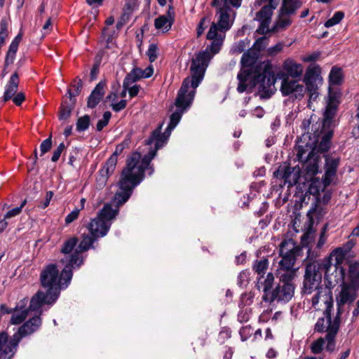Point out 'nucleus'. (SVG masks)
I'll list each match as a JSON object with an SVG mask.
<instances>
[{
    "label": "nucleus",
    "mask_w": 359,
    "mask_h": 359,
    "mask_svg": "<svg viewBox=\"0 0 359 359\" xmlns=\"http://www.w3.org/2000/svg\"><path fill=\"white\" fill-rule=\"evenodd\" d=\"M295 276L296 271H283L276 278L272 273H269L263 281L259 280L257 287L258 289L262 287V300L269 303L275 301L284 304L289 302L294 294Z\"/></svg>",
    "instance_id": "1"
},
{
    "label": "nucleus",
    "mask_w": 359,
    "mask_h": 359,
    "mask_svg": "<svg viewBox=\"0 0 359 359\" xmlns=\"http://www.w3.org/2000/svg\"><path fill=\"white\" fill-rule=\"evenodd\" d=\"M193 62L190 68L191 77L184 79L182 86L177 93L175 104L177 109L170 116V128H175L180 121L182 114L189 108L195 95V89L199 86L205 76L204 67H201Z\"/></svg>",
    "instance_id": "2"
},
{
    "label": "nucleus",
    "mask_w": 359,
    "mask_h": 359,
    "mask_svg": "<svg viewBox=\"0 0 359 359\" xmlns=\"http://www.w3.org/2000/svg\"><path fill=\"white\" fill-rule=\"evenodd\" d=\"M330 258H324L310 262L306 264L302 293L311 294L316 290H325L320 286L322 273L324 272V269H327V267H329L330 264Z\"/></svg>",
    "instance_id": "3"
},
{
    "label": "nucleus",
    "mask_w": 359,
    "mask_h": 359,
    "mask_svg": "<svg viewBox=\"0 0 359 359\" xmlns=\"http://www.w3.org/2000/svg\"><path fill=\"white\" fill-rule=\"evenodd\" d=\"M156 146L154 149H151L147 154L144 155L141 159V154L139 152H134L127 158L126 167L123 170H129L131 177L140 180V182L144 178V172L149 170V175L154 172V168L151 165V160L156 155Z\"/></svg>",
    "instance_id": "4"
},
{
    "label": "nucleus",
    "mask_w": 359,
    "mask_h": 359,
    "mask_svg": "<svg viewBox=\"0 0 359 359\" xmlns=\"http://www.w3.org/2000/svg\"><path fill=\"white\" fill-rule=\"evenodd\" d=\"M306 160L303 161L302 177L304 180V184H308L306 194L316 196L322 190V187L318 184H314L316 179H320L316 177V175L320 173L319 168V162L320 161L319 156L313 155V151H310L306 157Z\"/></svg>",
    "instance_id": "5"
},
{
    "label": "nucleus",
    "mask_w": 359,
    "mask_h": 359,
    "mask_svg": "<svg viewBox=\"0 0 359 359\" xmlns=\"http://www.w3.org/2000/svg\"><path fill=\"white\" fill-rule=\"evenodd\" d=\"M140 183V180L133 178L129 170H123L118 182V189L114 195V201L117 206L124 204L130 197L133 189Z\"/></svg>",
    "instance_id": "6"
},
{
    "label": "nucleus",
    "mask_w": 359,
    "mask_h": 359,
    "mask_svg": "<svg viewBox=\"0 0 359 359\" xmlns=\"http://www.w3.org/2000/svg\"><path fill=\"white\" fill-rule=\"evenodd\" d=\"M59 271L57 265L54 264H48L41 273L40 280L43 287H44L49 294L55 295L59 297L61 287L58 283Z\"/></svg>",
    "instance_id": "7"
},
{
    "label": "nucleus",
    "mask_w": 359,
    "mask_h": 359,
    "mask_svg": "<svg viewBox=\"0 0 359 359\" xmlns=\"http://www.w3.org/2000/svg\"><path fill=\"white\" fill-rule=\"evenodd\" d=\"M270 61L266 60L257 65L255 69V75L253 76V86L259 85V88L264 90L276 83L275 73L271 69Z\"/></svg>",
    "instance_id": "8"
},
{
    "label": "nucleus",
    "mask_w": 359,
    "mask_h": 359,
    "mask_svg": "<svg viewBox=\"0 0 359 359\" xmlns=\"http://www.w3.org/2000/svg\"><path fill=\"white\" fill-rule=\"evenodd\" d=\"M60 262L65 265L60 273V277L58 276L57 281L61 289H65L69 285L72 280L73 276L72 270L79 269L83 265V260L79 259L76 253H72L65 257V258L61 259Z\"/></svg>",
    "instance_id": "9"
},
{
    "label": "nucleus",
    "mask_w": 359,
    "mask_h": 359,
    "mask_svg": "<svg viewBox=\"0 0 359 359\" xmlns=\"http://www.w3.org/2000/svg\"><path fill=\"white\" fill-rule=\"evenodd\" d=\"M211 6L217 8L216 15L218 16L217 26L221 32L229 30L233 25L230 22L229 12L231 11L228 0H212Z\"/></svg>",
    "instance_id": "10"
},
{
    "label": "nucleus",
    "mask_w": 359,
    "mask_h": 359,
    "mask_svg": "<svg viewBox=\"0 0 359 359\" xmlns=\"http://www.w3.org/2000/svg\"><path fill=\"white\" fill-rule=\"evenodd\" d=\"M299 250L294 243L283 241L280 245V255L282 259L279 262L280 268L284 271H295L292 268L296 262V257Z\"/></svg>",
    "instance_id": "11"
},
{
    "label": "nucleus",
    "mask_w": 359,
    "mask_h": 359,
    "mask_svg": "<svg viewBox=\"0 0 359 359\" xmlns=\"http://www.w3.org/2000/svg\"><path fill=\"white\" fill-rule=\"evenodd\" d=\"M323 156L325 158V173L321 179H316V180L314 182V184H318L322 187V190H324L333 183L337 177V172L339 165V158H332L325 154Z\"/></svg>",
    "instance_id": "12"
},
{
    "label": "nucleus",
    "mask_w": 359,
    "mask_h": 359,
    "mask_svg": "<svg viewBox=\"0 0 359 359\" xmlns=\"http://www.w3.org/2000/svg\"><path fill=\"white\" fill-rule=\"evenodd\" d=\"M273 177L277 180H283V185L287 184V187L290 188L298 183L301 177V168L298 165L291 167L280 165L273 172Z\"/></svg>",
    "instance_id": "13"
},
{
    "label": "nucleus",
    "mask_w": 359,
    "mask_h": 359,
    "mask_svg": "<svg viewBox=\"0 0 359 359\" xmlns=\"http://www.w3.org/2000/svg\"><path fill=\"white\" fill-rule=\"evenodd\" d=\"M224 38H219L216 40H212L211 44L206 48L205 50L200 51L196 55V57L193 58L191 63V67L194 61H196V65L201 67H204L205 72L209 65L210 60L212 58V55L217 54L219 52L223 43Z\"/></svg>",
    "instance_id": "14"
},
{
    "label": "nucleus",
    "mask_w": 359,
    "mask_h": 359,
    "mask_svg": "<svg viewBox=\"0 0 359 359\" xmlns=\"http://www.w3.org/2000/svg\"><path fill=\"white\" fill-rule=\"evenodd\" d=\"M313 196L315 197V203L312 204L306 215L309 222V228L306 233L302 236V241H304V238H309L313 236L314 231L312 229V226L314 224V217L319 221L323 218L327 212V208L324 206L325 205L320 203V193Z\"/></svg>",
    "instance_id": "15"
},
{
    "label": "nucleus",
    "mask_w": 359,
    "mask_h": 359,
    "mask_svg": "<svg viewBox=\"0 0 359 359\" xmlns=\"http://www.w3.org/2000/svg\"><path fill=\"white\" fill-rule=\"evenodd\" d=\"M356 290L353 289L348 284H344L341 287V292L336 297L337 309L334 320H337L339 323H341V316L344 313L343 307L344 304H351L355 300L357 297Z\"/></svg>",
    "instance_id": "16"
},
{
    "label": "nucleus",
    "mask_w": 359,
    "mask_h": 359,
    "mask_svg": "<svg viewBox=\"0 0 359 359\" xmlns=\"http://www.w3.org/2000/svg\"><path fill=\"white\" fill-rule=\"evenodd\" d=\"M346 275V270L344 268L334 269L332 262L330 261V264L327 269H324V278L326 287L325 291L331 290L337 284H340L343 287L344 284H347L344 281Z\"/></svg>",
    "instance_id": "17"
},
{
    "label": "nucleus",
    "mask_w": 359,
    "mask_h": 359,
    "mask_svg": "<svg viewBox=\"0 0 359 359\" xmlns=\"http://www.w3.org/2000/svg\"><path fill=\"white\" fill-rule=\"evenodd\" d=\"M280 91L283 96H290L292 100H301L305 93V88L296 80H290L288 76L283 78Z\"/></svg>",
    "instance_id": "18"
},
{
    "label": "nucleus",
    "mask_w": 359,
    "mask_h": 359,
    "mask_svg": "<svg viewBox=\"0 0 359 359\" xmlns=\"http://www.w3.org/2000/svg\"><path fill=\"white\" fill-rule=\"evenodd\" d=\"M56 296L49 294L47 292L39 290L31 299L29 306L27 309L28 311H39L44 304L53 305L57 299Z\"/></svg>",
    "instance_id": "19"
},
{
    "label": "nucleus",
    "mask_w": 359,
    "mask_h": 359,
    "mask_svg": "<svg viewBox=\"0 0 359 359\" xmlns=\"http://www.w3.org/2000/svg\"><path fill=\"white\" fill-rule=\"evenodd\" d=\"M163 123L160 124L151 134L150 137L145 140V144L151 145L155 142L156 149L161 148L168 141L172 130L174 128H170L168 124L163 133H161Z\"/></svg>",
    "instance_id": "20"
},
{
    "label": "nucleus",
    "mask_w": 359,
    "mask_h": 359,
    "mask_svg": "<svg viewBox=\"0 0 359 359\" xmlns=\"http://www.w3.org/2000/svg\"><path fill=\"white\" fill-rule=\"evenodd\" d=\"M111 225V222H105L104 220L96 217L91 219L90 222L88 224L87 228L90 234L99 239L107 234Z\"/></svg>",
    "instance_id": "21"
},
{
    "label": "nucleus",
    "mask_w": 359,
    "mask_h": 359,
    "mask_svg": "<svg viewBox=\"0 0 359 359\" xmlns=\"http://www.w3.org/2000/svg\"><path fill=\"white\" fill-rule=\"evenodd\" d=\"M175 8L172 6H169L165 15H162L154 20L156 29H164L165 32L169 31L175 21Z\"/></svg>",
    "instance_id": "22"
},
{
    "label": "nucleus",
    "mask_w": 359,
    "mask_h": 359,
    "mask_svg": "<svg viewBox=\"0 0 359 359\" xmlns=\"http://www.w3.org/2000/svg\"><path fill=\"white\" fill-rule=\"evenodd\" d=\"M106 82L100 81L94 89L91 91L90 95L87 99V107L90 109H94L103 98L105 91L104 88Z\"/></svg>",
    "instance_id": "23"
},
{
    "label": "nucleus",
    "mask_w": 359,
    "mask_h": 359,
    "mask_svg": "<svg viewBox=\"0 0 359 359\" xmlns=\"http://www.w3.org/2000/svg\"><path fill=\"white\" fill-rule=\"evenodd\" d=\"M320 133L322 134L321 140L318 144H316L311 149L313 151V155L318 156V153H325L330 148V140L333 136V130H323L321 128Z\"/></svg>",
    "instance_id": "24"
},
{
    "label": "nucleus",
    "mask_w": 359,
    "mask_h": 359,
    "mask_svg": "<svg viewBox=\"0 0 359 359\" xmlns=\"http://www.w3.org/2000/svg\"><path fill=\"white\" fill-rule=\"evenodd\" d=\"M259 57V53L256 50L250 48L245 52L241 59V64L243 68H249L255 71L256 67L262 62L258 63L257 60ZM255 74V72H254Z\"/></svg>",
    "instance_id": "25"
},
{
    "label": "nucleus",
    "mask_w": 359,
    "mask_h": 359,
    "mask_svg": "<svg viewBox=\"0 0 359 359\" xmlns=\"http://www.w3.org/2000/svg\"><path fill=\"white\" fill-rule=\"evenodd\" d=\"M338 107L327 104L323 114V119L321 123L323 130H333L336 126L334 117L337 111Z\"/></svg>",
    "instance_id": "26"
},
{
    "label": "nucleus",
    "mask_w": 359,
    "mask_h": 359,
    "mask_svg": "<svg viewBox=\"0 0 359 359\" xmlns=\"http://www.w3.org/2000/svg\"><path fill=\"white\" fill-rule=\"evenodd\" d=\"M19 82V76L18 72H15L11 75L5 86V91L3 96V101L4 102L10 100L16 94Z\"/></svg>",
    "instance_id": "27"
},
{
    "label": "nucleus",
    "mask_w": 359,
    "mask_h": 359,
    "mask_svg": "<svg viewBox=\"0 0 359 359\" xmlns=\"http://www.w3.org/2000/svg\"><path fill=\"white\" fill-rule=\"evenodd\" d=\"M340 323L337 320L330 326H327L328 333L325 337V341H327L325 349L329 352H333L335 348V337L339 332Z\"/></svg>",
    "instance_id": "28"
},
{
    "label": "nucleus",
    "mask_w": 359,
    "mask_h": 359,
    "mask_svg": "<svg viewBox=\"0 0 359 359\" xmlns=\"http://www.w3.org/2000/svg\"><path fill=\"white\" fill-rule=\"evenodd\" d=\"M97 238L94 237L91 234H83L82 240L79 244L77 248L76 249L74 253H76L78 255V257L84 261V259L81 255V253L88 251L90 248L94 249L95 247L93 245V243L97 241Z\"/></svg>",
    "instance_id": "29"
},
{
    "label": "nucleus",
    "mask_w": 359,
    "mask_h": 359,
    "mask_svg": "<svg viewBox=\"0 0 359 359\" xmlns=\"http://www.w3.org/2000/svg\"><path fill=\"white\" fill-rule=\"evenodd\" d=\"M283 69L287 76L293 79L300 78L303 73V67L301 64L295 62L291 59H287L283 64Z\"/></svg>",
    "instance_id": "30"
},
{
    "label": "nucleus",
    "mask_w": 359,
    "mask_h": 359,
    "mask_svg": "<svg viewBox=\"0 0 359 359\" xmlns=\"http://www.w3.org/2000/svg\"><path fill=\"white\" fill-rule=\"evenodd\" d=\"M41 325V318L37 315L25 322L20 327L23 334L27 337L36 332Z\"/></svg>",
    "instance_id": "31"
},
{
    "label": "nucleus",
    "mask_w": 359,
    "mask_h": 359,
    "mask_svg": "<svg viewBox=\"0 0 359 359\" xmlns=\"http://www.w3.org/2000/svg\"><path fill=\"white\" fill-rule=\"evenodd\" d=\"M318 74L314 68H309L306 69L304 76V83L306 85L305 90L313 91L318 90L316 84Z\"/></svg>",
    "instance_id": "32"
},
{
    "label": "nucleus",
    "mask_w": 359,
    "mask_h": 359,
    "mask_svg": "<svg viewBox=\"0 0 359 359\" xmlns=\"http://www.w3.org/2000/svg\"><path fill=\"white\" fill-rule=\"evenodd\" d=\"M325 296H326V299L325 300V309L323 311V315L327 320V326H330L334 323V319H332V312L334 308L332 290L325 291Z\"/></svg>",
    "instance_id": "33"
},
{
    "label": "nucleus",
    "mask_w": 359,
    "mask_h": 359,
    "mask_svg": "<svg viewBox=\"0 0 359 359\" xmlns=\"http://www.w3.org/2000/svg\"><path fill=\"white\" fill-rule=\"evenodd\" d=\"M348 278L350 283L348 284L354 290L359 289V262L355 261L349 264Z\"/></svg>",
    "instance_id": "34"
},
{
    "label": "nucleus",
    "mask_w": 359,
    "mask_h": 359,
    "mask_svg": "<svg viewBox=\"0 0 359 359\" xmlns=\"http://www.w3.org/2000/svg\"><path fill=\"white\" fill-rule=\"evenodd\" d=\"M25 337H26L25 334H23L20 327H19L18 331L9 339L7 344V350L8 351V353H10L11 359L14 357L17 352L19 343L22 338Z\"/></svg>",
    "instance_id": "35"
},
{
    "label": "nucleus",
    "mask_w": 359,
    "mask_h": 359,
    "mask_svg": "<svg viewBox=\"0 0 359 359\" xmlns=\"http://www.w3.org/2000/svg\"><path fill=\"white\" fill-rule=\"evenodd\" d=\"M28 309L24 306L19 308L18 306L15 307V310L12 313L11 323L13 325H19L22 323L28 315Z\"/></svg>",
    "instance_id": "36"
},
{
    "label": "nucleus",
    "mask_w": 359,
    "mask_h": 359,
    "mask_svg": "<svg viewBox=\"0 0 359 359\" xmlns=\"http://www.w3.org/2000/svg\"><path fill=\"white\" fill-rule=\"evenodd\" d=\"M347 257L348 256L344 252H343L341 248L338 247L335 248L334 250H332L330 255L327 258H330V260L332 262L334 258L335 262L334 264L332 263V266L334 267V269H339L343 268L341 266V264Z\"/></svg>",
    "instance_id": "37"
},
{
    "label": "nucleus",
    "mask_w": 359,
    "mask_h": 359,
    "mask_svg": "<svg viewBox=\"0 0 359 359\" xmlns=\"http://www.w3.org/2000/svg\"><path fill=\"white\" fill-rule=\"evenodd\" d=\"M70 86L71 88L67 89V94L69 100L76 101L75 97L80 94L83 88V81L79 76H76L71 83Z\"/></svg>",
    "instance_id": "38"
},
{
    "label": "nucleus",
    "mask_w": 359,
    "mask_h": 359,
    "mask_svg": "<svg viewBox=\"0 0 359 359\" xmlns=\"http://www.w3.org/2000/svg\"><path fill=\"white\" fill-rule=\"evenodd\" d=\"M76 104V100H69V103L62 102L60 105L58 118L59 120H66L69 118L72 114Z\"/></svg>",
    "instance_id": "39"
},
{
    "label": "nucleus",
    "mask_w": 359,
    "mask_h": 359,
    "mask_svg": "<svg viewBox=\"0 0 359 359\" xmlns=\"http://www.w3.org/2000/svg\"><path fill=\"white\" fill-rule=\"evenodd\" d=\"M118 211L114 210L109 205H104L98 212L97 217L105 222H111V220L115 218Z\"/></svg>",
    "instance_id": "40"
},
{
    "label": "nucleus",
    "mask_w": 359,
    "mask_h": 359,
    "mask_svg": "<svg viewBox=\"0 0 359 359\" xmlns=\"http://www.w3.org/2000/svg\"><path fill=\"white\" fill-rule=\"evenodd\" d=\"M344 79L342 69L341 67L334 66L332 67L329 74L330 85H340Z\"/></svg>",
    "instance_id": "41"
},
{
    "label": "nucleus",
    "mask_w": 359,
    "mask_h": 359,
    "mask_svg": "<svg viewBox=\"0 0 359 359\" xmlns=\"http://www.w3.org/2000/svg\"><path fill=\"white\" fill-rule=\"evenodd\" d=\"M269 266V261L266 258H264L261 260H256L255 264L253 265L254 271L259 275L260 277L257 279V281L260 280L263 281L266 277L264 276L266 270Z\"/></svg>",
    "instance_id": "42"
},
{
    "label": "nucleus",
    "mask_w": 359,
    "mask_h": 359,
    "mask_svg": "<svg viewBox=\"0 0 359 359\" xmlns=\"http://www.w3.org/2000/svg\"><path fill=\"white\" fill-rule=\"evenodd\" d=\"M8 341L7 332H0V359H11L10 353L7 350Z\"/></svg>",
    "instance_id": "43"
},
{
    "label": "nucleus",
    "mask_w": 359,
    "mask_h": 359,
    "mask_svg": "<svg viewBox=\"0 0 359 359\" xmlns=\"http://www.w3.org/2000/svg\"><path fill=\"white\" fill-rule=\"evenodd\" d=\"M140 72V68L134 67L129 73H128L123 80L125 86H130L132 83L141 79Z\"/></svg>",
    "instance_id": "44"
},
{
    "label": "nucleus",
    "mask_w": 359,
    "mask_h": 359,
    "mask_svg": "<svg viewBox=\"0 0 359 359\" xmlns=\"http://www.w3.org/2000/svg\"><path fill=\"white\" fill-rule=\"evenodd\" d=\"M129 144L130 140L126 139L120 144L116 145L115 151L110 156L108 160L116 165L118 156L120 155L123 152V151L129 146Z\"/></svg>",
    "instance_id": "45"
},
{
    "label": "nucleus",
    "mask_w": 359,
    "mask_h": 359,
    "mask_svg": "<svg viewBox=\"0 0 359 359\" xmlns=\"http://www.w3.org/2000/svg\"><path fill=\"white\" fill-rule=\"evenodd\" d=\"M312 148L313 147H311V145L309 142L305 143L304 145L299 144L297 147V158L298 161L303 162L306 160V157L308 154L311 151Z\"/></svg>",
    "instance_id": "46"
},
{
    "label": "nucleus",
    "mask_w": 359,
    "mask_h": 359,
    "mask_svg": "<svg viewBox=\"0 0 359 359\" xmlns=\"http://www.w3.org/2000/svg\"><path fill=\"white\" fill-rule=\"evenodd\" d=\"M79 240L76 237H72L66 240L61 248L60 252L65 255L70 254L76 247Z\"/></svg>",
    "instance_id": "47"
},
{
    "label": "nucleus",
    "mask_w": 359,
    "mask_h": 359,
    "mask_svg": "<svg viewBox=\"0 0 359 359\" xmlns=\"http://www.w3.org/2000/svg\"><path fill=\"white\" fill-rule=\"evenodd\" d=\"M273 11L270 6H264L256 14V20L271 21Z\"/></svg>",
    "instance_id": "48"
},
{
    "label": "nucleus",
    "mask_w": 359,
    "mask_h": 359,
    "mask_svg": "<svg viewBox=\"0 0 359 359\" xmlns=\"http://www.w3.org/2000/svg\"><path fill=\"white\" fill-rule=\"evenodd\" d=\"M90 123V117L89 115H84L81 117H79L76 123V128L78 132H83L86 130L89 126Z\"/></svg>",
    "instance_id": "49"
},
{
    "label": "nucleus",
    "mask_w": 359,
    "mask_h": 359,
    "mask_svg": "<svg viewBox=\"0 0 359 359\" xmlns=\"http://www.w3.org/2000/svg\"><path fill=\"white\" fill-rule=\"evenodd\" d=\"M116 165L111 162L107 159L104 165L99 171V175L105 176L109 177V175H112L115 170Z\"/></svg>",
    "instance_id": "50"
},
{
    "label": "nucleus",
    "mask_w": 359,
    "mask_h": 359,
    "mask_svg": "<svg viewBox=\"0 0 359 359\" xmlns=\"http://www.w3.org/2000/svg\"><path fill=\"white\" fill-rule=\"evenodd\" d=\"M344 18V13L342 11H337L334 13L333 16L327 20L324 25L325 27H332L338 23H339L341 20Z\"/></svg>",
    "instance_id": "51"
},
{
    "label": "nucleus",
    "mask_w": 359,
    "mask_h": 359,
    "mask_svg": "<svg viewBox=\"0 0 359 359\" xmlns=\"http://www.w3.org/2000/svg\"><path fill=\"white\" fill-rule=\"evenodd\" d=\"M341 96L340 92L338 91H333L331 88H329V92H328V101L327 104L330 105H336L339 106V98Z\"/></svg>",
    "instance_id": "52"
},
{
    "label": "nucleus",
    "mask_w": 359,
    "mask_h": 359,
    "mask_svg": "<svg viewBox=\"0 0 359 359\" xmlns=\"http://www.w3.org/2000/svg\"><path fill=\"white\" fill-rule=\"evenodd\" d=\"M27 203V200L25 199L20 204V206L18 207H16V208H14L10 210H8L5 215H4V219H9L12 217H16L18 215H19L21 212H22V208H24V206L26 205Z\"/></svg>",
    "instance_id": "53"
},
{
    "label": "nucleus",
    "mask_w": 359,
    "mask_h": 359,
    "mask_svg": "<svg viewBox=\"0 0 359 359\" xmlns=\"http://www.w3.org/2000/svg\"><path fill=\"white\" fill-rule=\"evenodd\" d=\"M219 30V27L217 26L215 22H212L206 36L207 39L208 40H216L219 38H223L221 34H219L217 32Z\"/></svg>",
    "instance_id": "54"
},
{
    "label": "nucleus",
    "mask_w": 359,
    "mask_h": 359,
    "mask_svg": "<svg viewBox=\"0 0 359 359\" xmlns=\"http://www.w3.org/2000/svg\"><path fill=\"white\" fill-rule=\"evenodd\" d=\"M292 24V20L290 18H279L276 21L275 26L272 28L273 32H276L277 29H285Z\"/></svg>",
    "instance_id": "55"
},
{
    "label": "nucleus",
    "mask_w": 359,
    "mask_h": 359,
    "mask_svg": "<svg viewBox=\"0 0 359 359\" xmlns=\"http://www.w3.org/2000/svg\"><path fill=\"white\" fill-rule=\"evenodd\" d=\"M325 344V338L320 337L315 341H313L311 344V352L314 354H319L322 352L323 349V346Z\"/></svg>",
    "instance_id": "56"
},
{
    "label": "nucleus",
    "mask_w": 359,
    "mask_h": 359,
    "mask_svg": "<svg viewBox=\"0 0 359 359\" xmlns=\"http://www.w3.org/2000/svg\"><path fill=\"white\" fill-rule=\"evenodd\" d=\"M111 117V113L109 111L104 112L102 118L99 120L96 125L97 130L101 131L105 126H107L109 123Z\"/></svg>",
    "instance_id": "57"
},
{
    "label": "nucleus",
    "mask_w": 359,
    "mask_h": 359,
    "mask_svg": "<svg viewBox=\"0 0 359 359\" xmlns=\"http://www.w3.org/2000/svg\"><path fill=\"white\" fill-rule=\"evenodd\" d=\"M297 9L298 6H292V3L284 4V1H283V5L280 8V11L281 15H290L294 14Z\"/></svg>",
    "instance_id": "58"
},
{
    "label": "nucleus",
    "mask_w": 359,
    "mask_h": 359,
    "mask_svg": "<svg viewBox=\"0 0 359 359\" xmlns=\"http://www.w3.org/2000/svg\"><path fill=\"white\" fill-rule=\"evenodd\" d=\"M22 38V32L20 31L18 35L13 39L12 42L11 43L8 51L14 53L16 54L19 44Z\"/></svg>",
    "instance_id": "59"
},
{
    "label": "nucleus",
    "mask_w": 359,
    "mask_h": 359,
    "mask_svg": "<svg viewBox=\"0 0 359 359\" xmlns=\"http://www.w3.org/2000/svg\"><path fill=\"white\" fill-rule=\"evenodd\" d=\"M325 316L319 318L314 326V330L318 333L327 332L328 333L327 325L325 324Z\"/></svg>",
    "instance_id": "60"
},
{
    "label": "nucleus",
    "mask_w": 359,
    "mask_h": 359,
    "mask_svg": "<svg viewBox=\"0 0 359 359\" xmlns=\"http://www.w3.org/2000/svg\"><path fill=\"white\" fill-rule=\"evenodd\" d=\"M157 50H158V46L155 43H151L149 46V48L147 51V55L149 57V60L151 62H154L156 58H157Z\"/></svg>",
    "instance_id": "61"
},
{
    "label": "nucleus",
    "mask_w": 359,
    "mask_h": 359,
    "mask_svg": "<svg viewBox=\"0 0 359 359\" xmlns=\"http://www.w3.org/2000/svg\"><path fill=\"white\" fill-rule=\"evenodd\" d=\"M52 144V137L50 135L48 138L44 140L40 145L41 156L47 153L51 149Z\"/></svg>",
    "instance_id": "62"
},
{
    "label": "nucleus",
    "mask_w": 359,
    "mask_h": 359,
    "mask_svg": "<svg viewBox=\"0 0 359 359\" xmlns=\"http://www.w3.org/2000/svg\"><path fill=\"white\" fill-rule=\"evenodd\" d=\"M231 337V330L229 327H222L219 333V339L222 344L224 343V341Z\"/></svg>",
    "instance_id": "63"
},
{
    "label": "nucleus",
    "mask_w": 359,
    "mask_h": 359,
    "mask_svg": "<svg viewBox=\"0 0 359 359\" xmlns=\"http://www.w3.org/2000/svg\"><path fill=\"white\" fill-rule=\"evenodd\" d=\"M252 334V329L250 325L242 327L239 331L241 339L243 341H246Z\"/></svg>",
    "instance_id": "64"
}]
</instances>
